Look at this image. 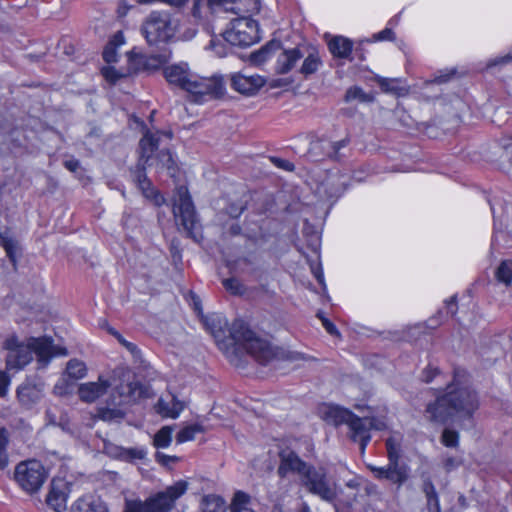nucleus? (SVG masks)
Masks as SVG:
<instances>
[{"label": "nucleus", "instance_id": "nucleus-1", "mask_svg": "<svg viewBox=\"0 0 512 512\" xmlns=\"http://www.w3.org/2000/svg\"><path fill=\"white\" fill-rule=\"evenodd\" d=\"M194 312L202 322L204 328L211 333L219 348L229 356L230 352L238 349L245 350L259 363L265 364L276 356L271 344L264 338L256 335L242 320H235L226 337L225 327L227 321L219 314L204 315L199 299L194 295Z\"/></svg>", "mask_w": 512, "mask_h": 512}, {"label": "nucleus", "instance_id": "nucleus-2", "mask_svg": "<svg viewBox=\"0 0 512 512\" xmlns=\"http://www.w3.org/2000/svg\"><path fill=\"white\" fill-rule=\"evenodd\" d=\"M459 372L447 386V392L427 406L426 412L431 421L445 423L452 417L470 418L479 407L477 394L460 381Z\"/></svg>", "mask_w": 512, "mask_h": 512}, {"label": "nucleus", "instance_id": "nucleus-3", "mask_svg": "<svg viewBox=\"0 0 512 512\" xmlns=\"http://www.w3.org/2000/svg\"><path fill=\"white\" fill-rule=\"evenodd\" d=\"M3 348L8 352L6 367L9 370L24 368L32 361L33 354L37 356V360L42 366H46L54 356L67 354L65 348L53 345L52 339L47 337L30 338L23 343L19 342L15 336H11L4 341Z\"/></svg>", "mask_w": 512, "mask_h": 512}, {"label": "nucleus", "instance_id": "nucleus-4", "mask_svg": "<svg viewBox=\"0 0 512 512\" xmlns=\"http://www.w3.org/2000/svg\"><path fill=\"white\" fill-rule=\"evenodd\" d=\"M187 490L186 482H177L167 487L164 491L158 492L145 500L127 499L123 512H168Z\"/></svg>", "mask_w": 512, "mask_h": 512}, {"label": "nucleus", "instance_id": "nucleus-5", "mask_svg": "<svg viewBox=\"0 0 512 512\" xmlns=\"http://www.w3.org/2000/svg\"><path fill=\"white\" fill-rule=\"evenodd\" d=\"M49 477L48 469L41 461L28 459L19 462L14 469V481L26 494H37Z\"/></svg>", "mask_w": 512, "mask_h": 512}, {"label": "nucleus", "instance_id": "nucleus-6", "mask_svg": "<svg viewBox=\"0 0 512 512\" xmlns=\"http://www.w3.org/2000/svg\"><path fill=\"white\" fill-rule=\"evenodd\" d=\"M223 37L232 46L248 47L260 40L258 24L249 16H241L230 22Z\"/></svg>", "mask_w": 512, "mask_h": 512}, {"label": "nucleus", "instance_id": "nucleus-7", "mask_svg": "<svg viewBox=\"0 0 512 512\" xmlns=\"http://www.w3.org/2000/svg\"><path fill=\"white\" fill-rule=\"evenodd\" d=\"M149 45H157L169 41L175 33L170 15L167 12L153 11L145 19L141 28Z\"/></svg>", "mask_w": 512, "mask_h": 512}, {"label": "nucleus", "instance_id": "nucleus-8", "mask_svg": "<svg viewBox=\"0 0 512 512\" xmlns=\"http://www.w3.org/2000/svg\"><path fill=\"white\" fill-rule=\"evenodd\" d=\"M172 212L178 230L192 238V198L187 185H177L172 198Z\"/></svg>", "mask_w": 512, "mask_h": 512}, {"label": "nucleus", "instance_id": "nucleus-9", "mask_svg": "<svg viewBox=\"0 0 512 512\" xmlns=\"http://www.w3.org/2000/svg\"><path fill=\"white\" fill-rule=\"evenodd\" d=\"M348 143V138L336 142H332L326 138L314 139L310 142L305 156L309 161L312 162H319L325 160L326 158L339 160V151L345 148Z\"/></svg>", "mask_w": 512, "mask_h": 512}, {"label": "nucleus", "instance_id": "nucleus-10", "mask_svg": "<svg viewBox=\"0 0 512 512\" xmlns=\"http://www.w3.org/2000/svg\"><path fill=\"white\" fill-rule=\"evenodd\" d=\"M225 91L222 76L198 77L194 79V104L219 99L224 96Z\"/></svg>", "mask_w": 512, "mask_h": 512}, {"label": "nucleus", "instance_id": "nucleus-11", "mask_svg": "<svg viewBox=\"0 0 512 512\" xmlns=\"http://www.w3.org/2000/svg\"><path fill=\"white\" fill-rule=\"evenodd\" d=\"M347 426L351 440L358 442L361 450L364 451L366 445L371 440L370 430L373 428L382 429L383 423L377 422L373 418H360L353 414Z\"/></svg>", "mask_w": 512, "mask_h": 512}, {"label": "nucleus", "instance_id": "nucleus-12", "mask_svg": "<svg viewBox=\"0 0 512 512\" xmlns=\"http://www.w3.org/2000/svg\"><path fill=\"white\" fill-rule=\"evenodd\" d=\"M369 470L374 474V477L379 480H389L394 484H403L409 477V468L406 464H394L388 461L386 466L378 467L375 465H368Z\"/></svg>", "mask_w": 512, "mask_h": 512}, {"label": "nucleus", "instance_id": "nucleus-13", "mask_svg": "<svg viewBox=\"0 0 512 512\" xmlns=\"http://www.w3.org/2000/svg\"><path fill=\"white\" fill-rule=\"evenodd\" d=\"M44 395V383L38 378L27 379L17 388V398L21 405L31 408Z\"/></svg>", "mask_w": 512, "mask_h": 512}, {"label": "nucleus", "instance_id": "nucleus-14", "mask_svg": "<svg viewBox=\"0 0 512 512\" xmlns=\"http://www.w3.org/2000/svg\"><path fill=\"white\" fill-rule=\"evenodd\" d=\"M265 85V79L258 74L237 72L231 75V87L245 95H253Z\"/></svg>", "mask_w": 512, "mask_h": 512}, {"label": "nucleus", "instance_id": "nucleus-15", "mask_svg": "<svg viewBox=\"0 0 512 512\" xmlns=\"http://www.w3.org/2000/svg\"><path fill=\"white\" fill-rule=\"evenodd\" d=\"M164 75L167 81L186 91L192 93V81L190 80V68L188 63H179L165 68Z\"/></svg>", "mask_w": 512, "mask_h": 512}, {"label": "nucleus", "instance_id": "nucleus-16", "mask_svg": "<svg viewBox=\"0 0 512 512\" xmlns=\"http://www.w3.org/2000/svg\"><path fill=\"white\" fill-rule=\"evenodd\" d=\"M321 418L330 425L340 426L348 425L353 416V412L339 405L325 404L320 408Z\"/></svg>", "mask_w": 512, "mask_h": 512}, {"label": "nucleus", "instance_id": "nucleus-17", "mask_svg": "<svg viewBox=\"0 0 512 512\" xmlns=\"http://www.w3.org/2000/svg\"><path fill=\"white\" fill-rule=\"evenodd\" d=\"M110 382L100 376L97 382H87L79 386L78 394L82 401L92 403L103 396L110 387Z\"/></svg>", "mask_w": 512, "mask_h": 512}, {"label": "nucleus", "instance_id": "nucleus-18", "mask_svg": "<svg viewBox=\"0 0 512 512\" xmlns=\"http://www.w3.org/2000/svg\"><path fill=\"white\" fill-rule=\"evenodd\" d=\"M144 162H139L135 172V181L146 198L152 199L157 206L164 203V197L152 186L151 181L145 173Z\"/></svg>", "mask_w": 512, "mask_h": 512}, {"label": "nucleus", "instance_id": "nucleus-19", "mask_svg": "<svg viewBox=\"0 0 512 512\" xmlns=\"http://www.w3.org/2000/svg\"><path fill=\"white\" fill-rule=\"evenodd\" d=\"M47 505L55 512H64L67 507V494L63 489L62 481L53 479L46 497Z\"/></svg>", "mask_w": 512, "mask_h": 512}, {"label": "nucleus", "instance_id": "nucleus-20", "mask_svg": "<svg viewBox=\"0 0 512 512\" xmlns=\"http://www.w3.org/2000/svg\"><path fill=\"white\" fill-rule=\"evenodd\" d=\"M156 412L163 418H176L183 410V403L173 394L160 397L155 405Z\"/></svg>", "mask_w": 512, "mask_h": 512}, {"label": "nucleus", "instance_id": "nucleus-21", "mask_svg": "<svg viewBox=\"0 0 512 512\" xmlns=\"http://www.w3.org/2000/svg\"><path fill=\"white\" fill-rule=\"evenodd\" d=\"M71 512H109V510L100 498L87 494L72 504Z\"/></svg>", "mask_w": 512, "mask_h": 512}, {"label": "nucleus", "instance_id": "nucleus-22", "mask_svg": "<svg viewBox=\"0 0 512 512\" xmlns=\"http://www.w3.org/2000/svg\"><path fill=\"white\" fill-rule=\"evenodd\" d=\"M303 57L304 55L301 53L299 48L281 51L276 60V72L279 74H286L290 72L295 67L296 63Z\"/></svg>", "mask_w": 512, "mask_h": 512}, {"label": "nucleus", "instance_id": "nucleus-23", "mask_svg": "<svg viewBox=\"0 0 512 512\" xmlns=\"http://www.w3.org/2000/svg\"><path fill=\"white\" fill-rule=\"evenodd\" d=\"M421 481V490L426 496L428 511L441 512L439 497L430 475L428 473L423 472L421 474Z\"/></svg>", "mask_w": 512, "mask_h": 512}, {"label": "nucleus", "instance_id": "nucleus-24", "mask_svg": "<svg viewBox=\"0 0 512 512\" xmlns=\"http://www.w3.org/2000/svg\"><path fill=\"white\" fill-rule=\"evenodd\" d=\"M225 500L217 494H203L198 501L197 512H226Z\"/></svg>", "mask_w": 512, "mask_h": 512}, {"label": "nucleus", "instance_id": "nucleus-25", "mask_svg": "<svg viewBox=\"0 0 512 512\" xmlns=\"http://www.w3.org/2000/svg\"><path fill=\"white\" fill-rule=\"evenodd\" d=\"M159 145V133L147 131L139 142L140 158L139 162L147 163L157 150Z\"/></svg>", "mask_w": 512, "mask_h": 512}, {"label": "nucleus", "instance_id": "nucleus-26", "mask_svg": "<svg viewBox=\"0 0 512 512\" xmlns=\"http://www.w3.org/2000/svg\"><path fill=\"white\" fill-rule=\"evenodd\" d=\"M328 48L334 57L348 59L352 53L353 43L343 36H335L328 42Z\"/></svg>", "mask_w": 512, "mask_h": 512}, {"label": "nucleus", "instance_id": "nucleus-27", "mask_svg": "<svg viewBox=\"0 0 512 512\" xmlns=\"http://www.w3.org/2000/svg\"><path fill=\"white\" fill-rule=\"evenodd\" d=\"M0 244L4 248L9 260L15 266L17 262L18 243L9 229L0 230Z\"/></svg>", "mask_w": 512, "mask_h": 512}, {"label": "nucleus", "instance_id": "nucleus-28", "mask_svg": "<svg viewBox=\"0 0 512 512\" xmlns=\"http://www.w3.org/2000/svg\"><path fill=\"white\" fill-rule=\"evenodd\" d=\"M386 449L388 461L394 464H400V458L402 453V437L401 435H391L386 440Z\"/></svg>", "mask_w": 512, "mask_h": 512}, {"label": "nucleus", "instance_id": "nucleus-29", "mask_svg": "<svg viewBox=\"0 0 512 512\" xmlns=\"http://www.w3.org/2000/svg\"><path fill=\"white\" fill-rule=\"evenodd\" d=\"M375 81L385 93L402 96L406 93V89L400 86V80L397 78H385L376 76Z\"/></svg>", "mask_w": 512, "mask_h": 512}, {"label": "nucleus", "instance_id": "nucleus-30", "mask_svg": "<svg viewBox=\"0 0 512 512\" xmlns=\"http://www.w3.org/2000/svg\"><path fill=\"white\" fill-rule=\"evenodd\" d=\"M230 511L231 512H255L251 508V497L243 491H237L234 494V497L232 499V502L230 505Z\"/></svg>", "mask_w": 512, "mask_h": 512}, {"label": "nucleus", "instance_id": "nucleus-31", "mask_svg": "<svg viewBox=\"0 0 512 512\" xmlns=\"http://www.w3.org/2000/svg\"><path fill=\"white\" fill-rule=\"evenodd\" d=\"M230 10L235 14L247 16L259 12L260 3L258 0H235Z\"/></svg>", "mask_w": 512, "mask_h": 512}, {"label": "nucleus", "instance_id": "nucleus-32", "mask_svg": "<svg viewBox=\"0 0 512 512\" xmlns=\"http://www.w3.org/2000/svg\"><path fill=\"white\" fill-rule=\"evenodd\" d=\"M322 61L316 52L309 53L303 60L302 66L300 68V73L305 77L314 74L318 71L321 66Z\"/></svg>", "mask_w": 512, "mask_h": 512}, {"label": "nucleus", "instance_id": "nucleus-33", "mask_svg": "<svg viewBox=\"0 0 512 512\" xmlns=\"http://www.w3.org/2000/svg\"><path fill=\"white\" fill-rule=\"evenodd\" d=\"M157 160H158V164L160 165L161 169L166 170L167 174L170 177L176 178L178 168L176 167V164L172 158V155L168 150L161 151L158 154Z\"/></svg>", "mask_w": 512, "mask_h": 512}, {"label": "nucleus", "instance_id": "nucleus-34", "mask_svg": "<svg viewBox=\"0 0 512 512\" xmlns=\"http://www.w3.org/2000/svg\"><path fill=\"white\" fill-rule=\"evenodd\" d=\"M495 277L498 282L509 286L512 283V260H504L495 271Z\"/></svg>", "mask_w": 512, "mask_h": 512}, {"label": "nucleus", "instance_id": "nucleus-35", "mask_svg": "<svg viewBox=\"0 0 512 512\" xmlns=\"http://www.w3.org/2000/svg\"><path fill=\"white\" fill-rule=\"evenodd\" d=\"M172 440V428L162 427L154 436L153 444L156 448H167Z\"/></svg>", "mask_w": 512, "mask_h": 512}, {"label": "nucleus", "instance_id": "nucleus-36", "mask_svg": "<svg viewBox=\"0 0 512 512\" xmlns=\"http://www.w3.org/2000/svg\"><path fill=\"white\" fill-rule=\"evenodd\" d=\"M66 373L73 379H81L86 375V366L82 361L72 359L67 363Z\"/></svg>", "mask_w": 512, "mask_h": 512}, {"label": "nucleus", "instance_id": "nucleus-37", "mask_svg": "<svg viewBox=\"0 0 512 512\" xmlns=\"http://www.w3.org/2000/svg\"><path fill=\"white\" fill-rule=\"evenodd\" d=\"M8 432L5 428H0V469L4 470L9 463L7 445H8Z\"/></svg>", "mask_w": 512, "mask_h": 512}, {"label": "nucleus", "instance_id": "nucleus-38", "mask_svg": "<svg viewBox=\"0 0 512 512\" xmlns=\"http://www.w3.org/2000/svg\"><path fill=\"white\" fill-rule=\"evenodd\" d=\"M373 97L369 94H366L362 88L354 86L347 90L345 95L346 101L359 100L361 102H370Z\"/></svg>", "mask_w": 512, "mask_h": 512}, {"label": "nucleus", "instance_id": "nucleus-39", "mask_svg": "<svg viewBox=\"0 0 512 512\" xmlns=\"http://www.w3.org/2000/svg\"><path fill=\"white\" fill-rule=\"evenodd\" d=\"M99 416L104 421H116L124 417V413L119 408H100Z\"/></svg>", "mask_w": 512, "mask_h": 512}, {"label": "nucleus", "instance_id": "nucleus-40", "mask_svg": "<svg viewBox=\"0 0 512 512\" xmlns=\"http://www.w3.org/2000/svg\"><path fill=\"white\" fill-rule=\"evenodd\" d=\"M274 47H275L274 44H268V45L262 47L261 49H259L258 51L252 53V55H251L252 62L260 65V64L264 63L265 61H267V59L269 58L270 53Z\"/></svg>", "mask_w": 512, "mask_h": 512}, {"label": "nucleus", "instance_id": "nucleus-41", "mask_svg": "<svg viewBox=\"0 0 512 512\" xmlns=\"http://www.w3.org/2000/svg\"><path fill=\"white\" fill-rule=\"evenodd\" d=\"M441 442L446 447H456L459 442L458 432L451 430V429H445L441 436Z\"/></svg>", "mask_w": 512, "mask_h": 512}, {"label": "nucleus", "instance_id": "nucleus-42", "mask_svg": "<svg viewBox=\"0 0 512 512\" xmlns=\"http://www.w3.org/2000/svg\"><path fill=\"white\" fill-rule=\"evenodd\" d=\"M223 286L227 291L231 292L232 294L239 295L243 293V285L235 277L224 279Z\"/></svg>", "mask_w": 512, "mask_h": 512}, {"label": "nucleus", "instance_id": "nucleus-43", "mask_svg": "<svg viewBox=\"0 0 512 512\" xmlns=\"http://www.w3.org/2000/svg\"><path fill=\"white\" fill-rule=\"evenodd\" d=\"M167 61L165 54H156L148 57L144 63L148 69H156Z\"/></svg>", "mask_w": 512, "mask_h": 512}, {"label": "nucleus", "instance_id": "nucleus-44", "mask_svg": "<svg viewBox=\"0 0 512 512\" xmlns=\"http://www.w3.org/2000/svg\"><path fill=\"white\" fill-rule=\"evenodd\" d=\"M269 160L275 167L282 169L284 171H293L295 169L294 164L286 159L271 156L269 157Z\"/></svg>", "mask_w": 512, "mask_h": 512}, {"label": "nucleus", "instance_id": "nucleus-45", "mask_svg": "<svg viewBox=\"0 0 512 512\" xmlns=\"http://www.w3.org/2000/svg\"><path fill=\"white\" fill-rule=\"evenodd\" d=\"M140 5H151L156 2H163L170 6L180 8L184 6L189 0H136Z\"/></svg>", "mask_w": 512, "mask_h": 512}, {"label": "nucleus", "instance_id": "nucleus-46", "mask_svg": "<svg viewBox=\"0 0 512 512\" xmlns=\"http://www.w3.org/2000/svg\"><path fill=\"white\" fill-rule=\"evenodd\" d=\"M101 73L103 77L111 83H115L118 79L122 77V75L119 74L118 71L111 66L103 67L101 69Z\"/></svg>", "mask_w": 512, "mask_h": 512}, {"label": "nucleus", "instance_id": "nucleus-47", "mask_svg": "<svg viewBox=\"0 0 512 512\" xmlns=\"http://www.w3.org/2000/svg\"><path fill=\"white\" fill-rule=\"evenodd\" d=\"M103 59L107 63H113L117 61V48L113 45L107 44L103 51Z\"/></svg>", "mask_w": 512, "mask_h": 512}, {"label": "nucleus", "instance_id": "nucleus-48", "mask_svg": "<svg viewBox=\"0 0 512 512\" xmlns=\"http://www.w3.org/2000/svg\"><path fill=\"white\" fill-rule=\"evenodd\" d=\"M373 38L376 41H392L395 38V34L392 29L385 28L382 31L374 34Z\"/></svg>", "mask_w": 512, "mask_h": 512}, {"label": "nucleus", "instance_id": "nucleus-49", "mask_svg": "<svg viewBox=\"0 0 512 512\" xmlns=\"http://www.w3.org/2000/svg\"><path fill=\"white\" fill-rule=\"evenodd\" d=\"M317 316L321 319L322 325L324 326L325 330L333 336H338L339 331L336 328V326L327 318H325L321 313H318Z\"/></svg>", "mask_w": 512, "mask_h": 512}, {"label": "nucleus", "instance_id": "nucleus-50", "mask_svg": "<svg viewBox=\"0 0 512 512\" xmlns=\"http://www.w3.org/2000/svg\"><path fill=\"white\" fill-rule=\"evenodd\" d=\"M510 62H512V53H508L505 56L496 57V58L490 60L487 64V68L490 69L494 66L504 65V64H507Z\"/></svg>", "mask_w": 512, "mask_h": 512}, {"label": "nucleus", "instance_id": "nucleus-51", "mask_svg": "<svg viewBox=\"0 0 512 512\" xmlns=\"http://www.w3.org/2000/svg\"><path fill=\"white\" fill-rule=\"evenodd\" d=\"M192 439V426H187L178 432L176 440L178 443H183Z\"/></svg>", "mask_w": 512, "mask_h": 512}, {"label": "nucleus", "instance_id": "nucleus-52", "mask_svg": "<svg viewBox=\"0 0 512 512\" xmlns=\"http://www.w3.org/2000/svg\"><path fill=\"white\" fill-rule=\"evenodd\" d=\"M155 460L164 466H168L170 462H175L178 460V458L176 456L166 455L162 452H156Z\"/></svg>", "mask_w": 512, "mask_h": 512}, {"label": "nucleus", "instance_id": "nucleus-53", "mask_svg": "<svg viewBox=\"0 0 512 512\" xmlns=\"http://www.w3.org/2000/svg\"><path fill=\"white\" fill-rule=\"evenodd\" d=\"M10 379L6 372L0 371V397H4L7 394Z\"/></svg>", "mask_w": 512, "mask_h": 512}, {"label": "nucleus", "instance_id": "nucleus-54", "mask_svg": "<svg viewBox=\"0 0 512 512\" xmlns=\"http://www.w3.org/2000/svg\"><path fill=\"white\" fill-rule=\"evenodd\" d=\"M311 270H312V273L314 274L315 278L319 282V284H321L322 286H325L324 274H323L321 265L320 264L311 265Z\"/></svg>", "mask_w": 512, "mask_h": 512}, {"label": "nucleus", "instance_id": "nucleus-55", "mask_svg": "<svg viewBox=\"0 0 512 512\" xmlns=\"http://www.w3.org/2000/svg\"><path fill=\"white\" fill-rule=\"evenodd\" d=\"M109 45H113V47L118 48L124 44V35L121 31H117L111 40L108 42Z\"/></svg>", "mask_w": 512, "mask_h": 512}, {"label": "nucleus", "instance_id": "nucleus-56", "mask_svg": "<svg viewBox=\"0 0 512 512\" xmlns=\"http://www.w3.org/2000/svg\"><path fill=\"white\" fill-rule=\"evenodd\" d=\"M119 343L122 344L133 355H136L139 352L135 344L125 340L123 337L119 340Z\"/></svg>", "mask_w": 512, "mask_h": 512}, {"label": "nucleus", "instance_id": "nucleus-57", "mask_svg": "<svg viewBox=\"0 0 512 512\" xmlns=\"http://www.w3.org/2000/svg\"><path fill=\"white\" fill-rule=\"evenodd\" d=\"M228 266L236 271V273L242 274L243 272V258H235L234 262L228 263Z\"/></svg>", "mask_w": 512, "mask_h": 512}, {"label": "nucleus", "instance_id": "nucleus-58", "mask_svg": "<svg viewBox=\"0 0 512 512\" xmlns=\"http://www.w3.org/2000/svg\"><path fill=\"white\" fill-rule=\"evenodd\" d=\"M445 303H446L447 314L454 315L456 312V308H457L456 307V297L455 296L451 297Z\"/></svg>", "mask_w": 512, "mask_h": 512}, {"label": "nucleus", "instance_id": "nucleus-59", "mask_svg": "<svg viewBox=\"0 0 512 512\" xmlns=\"http://www.w3.org/2000/svg\"><path fill=\"white\" fill-rule=\"evenodd\" d=\"M127 393L131 396H134L137 389H139L138 395H141V385L138 382H131L126 387Z\"/></svg>", "mask_w": 512, "mask_h": 512}, {"label": "nucleus", "instance_id": "nucleus-60", "mask_svg": "<svg viewBox=\"0 0 512 512\" xmlns=\"http://www.w3.org/2000/svg\"><path fill=\"white\" fill-rule=\"evenodd\" d=\"M64 166L71 172H75L77 171V169L79 168L80 166V163L78 160H75V159H72V160H67L64 162Z\"/></svg>", "mask_w": 512, "mask_h": 512}, {"label": "nucleus", "instance_id": "nucleus-61", "mask_svg": "<svg viewBox=\"0 0 512 512\" xmlns=\"http://www.w3.org/2000/svg\"><path fill=\"white\" fill-rule=\"evenodd\" d=\"M458 466V462L453 457H448L444 460V467L447 471H450Z\"/></svg>", "mask_w": 512, "mask_h": 512}, {"label": "nucleus", "instance_id": "nucleus-62", "mask_svg": "<svg viewBox=\"0 0 512 512\" xmlns=\"http://www.w3.org/2000/svg\"><path fill=\"white\" fill-rule=\"evenodd\" d=\"M452 74H454V71H451L450 74H445V75L441 74L436 77L435 81L438 83H444L450 79V75H452Z\"/></svg>", "mask_w": 512, "mask_h": 512}, {"label": "nucleus", "instance_id": "nucleus-63", "mask_svg": "<svg viewBox=\"0 0 512 512\" xmlns=\"http://www.w3.org/2000/svg\"><path fill=\"white\" fill-rule=\"evenodd\" d=\"M108 332L111 335H113L118 341L122 338V335L118 331H116L114 328H112V327H110L108 329Z\"/></svg>", "mask_w": 512, "mask_h": 512}, {"label": "nucleus", "instance_id": "nucleus-64", "mask_svg": "<svg viewBox=\"0 0 512 512\" xmlns=\"http://www.w3.org/2000/svg\"><path fill=\"white\" fill-rule=\"evenodd\" d=\"M193 429H194V434H196L197 432L204 431V427L200 423H198V421H194Z\"/></svg>", "mask_w": 512, "mask_h": 512}]
</instances>
